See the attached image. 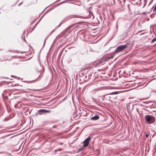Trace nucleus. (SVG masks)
<instances>
[{
	"instance_id": "f257e3e1",
	"label": "nucleus",
	"mask_w": 156,
	"mask_h": 156,
	"mask_svg": "<svg viewBox=\"0 0 156 156\" xmlns=\"http://www.w3.org/2000/svg\"><path fill=\"white\" fill-rule=\"evenodd\" d=\"M145 119L146 122L149 124L154 123L155 121L154 117L151 115H146L145 116Z\"/></svg>"
},
{
	"instance_id": "f03ea898",
	"label": "nucleus",
	"mask_w": 156,
	"mask_h": 156,
	"mask_svg": "<svg viewBox=\"0 0 156 156\" xmlns=\"http://www.w3.org/2000/svg\"><path fill=\"white\" fill-rule=\"evenodd\" d=\"M127 47V45L125 44L121 45L117 47L116 49L115 53H118L124 50Z\"/></svg>"
},
{
	"instance_id": "7ed1b4c3",
	"label": "nucleus",
	"mask_w": 156,
	"mask_h": 156,
	"mask_svg": "<svg viewBox=\"0 0 156 156\" xmlns=\"http://www.w3.org/2000/svg\"><path fill=\"white\" fill-rule=\"evenodd\" d=\"M113 56H114L112 54H107L105 55L102 58L105 62L110 59L112 58Z\"/></svg>"
},
{
	"instance_id": "20e7f679",
	"label": "nucleus",
	"mask_w": 156,
	"mask_h": 156,
	"mask_svg": "<svg viewBox=\"0 0 156 156\" xmlns=\"http://www.w3.org/2000/svg\"><path fill=\"white\" fill-rule=\"evenodd\" d=\"M91 138V137L89 136L83 142V147H86L88 145Z\"/></svg>"
},
{
	"instance_id": "39448f33",
	"label": "nucleus",
	"mask_w": 156,
	"mask_h": 156,
	"mask_svg": "<svg viewBox=\"0 0 156 156\" xmlns=\"http://www.w3.org/2000/svg\"><path fill=\"white\" fill-rule=\"evenodd\" d=\"M38 112L39 113L40 115H41V113H49L50 112V110H48L44 109H41L39 110L38 111Z\"/></svg>"
},
{
	"instance_id": "423d86ee",
	"label": "nucleus",
	"mask_w": 156,
	"mask_h": 156,
	"mask_svg": "<svg viewBox=\"0 0 156 156\" xmlns=\"http://www.w3.org/2000/svg\"><path fill=\"white\" fill-rule=\"evenodd\" d=\"M104 62V60L102 58L100 59L99 61H98L96 62V64H95V66H98L100 64H101Z\"/></svg>"
},
{
	"instance_id": "0eeeda50",
	"label": "nucleus",
	"mask_w": 156,
	"mask_h": 156,
	"mask_svg": "<svg viewBox=\"0 0 156 156\" xmlns=\"http://www.w3.org/2000/svg\"><path fill=\"white\" fill-rule=\"evenodd\" d=\"M117 93L116 92H112L110 94H106L105 96L106 97H108V99L110 101H111V99H110V98H111L110 96H108L110 94H116Z\"/></svg>"
},
{
	"instance_id": "6e6552de",
	"label": "nucleus",
	"mask_w": 156,
	"mask_h": 156,
	"mask_svg": "<svg viewBox=\"0 0 156 156\" xmlns=\"http://www.w3.org/2000/svg\"><path fill=\"white\" fill-rule=\"evenodd\" d=\"M99 119V116H95L91 118V119L93 120H96Z\"/></svg>"
},
{
	"instance_id": "1a4fd4ad",
	"label": "nucleus",
	"mask_w": 156,
	"mask_h": 156,
	"mask_svg": "<svg viewBox=\"0 0 156 156\" xmlns=\"http://www.w3.org/2000/svg\"><path fill=\"white\" fill-rule=\"evenodd\" d=\"M79 36H80V37H81V36H83V38H84L85 35L84 33H83V32H82L80 34Z\"/></svg>"
},
{
	"instance_id": "9d476101",
	"label": "nucleus",
	"mask_w": 156,
	"mask_h": 156,
	"mask_svg": "<svg viewBox=\"0 0 156 156\" xmlns=\"http://www.w3.org/2000/svg\"><path fill=\"white\" fill-rule=\"evenodd\" d=\"M2 59H1L0 61L3 62L5 61H6L7 60V58H5V57H4Z\"/></svg>"
},
{
	"instance_id": "9b49d317",
	"label": "nucleus",
	"mask_w": 156,
	"mask_h": 156,
	"mask_svg": "<svg viewBox=\"0 0 156 156\" xmlns=\"http://www.w3.org/2000/svg\"><path fill=\"white\" fill-rule=\"evenodd\" d=\"M156 41V38H154L151 41V42H154L155 41Z\"/></svg>"
},
{
	"instance_id": "f8f14e48",
	"label": "nucleus",
	"mask_w": 156,
	"mask_h": 156,
	"mask_svg": "<svg viewBox=\"0 0 156 156\" xmlns=\"http://www.w3.org/2000/svg\"><path fill=\"white\" fill-rule=\"evenodd\" d=\"M154 11H156V5L154 7Z\"/></svg>"
},
{
	"instance_id": "ddd939ff",
	"label": "nucleus",
	"mask_w": 156,
	"mask_h": 156,
	"mask_svg": "<svg viewBox=\"0 0 156 156\" xmlns=\"http://www.w3.org/2000/svg\"><path fill=\"white\" fill-rule=\"evenodd\" d=\"M146 136L147 138L148 137V135L147 134H146Z\"/></svg>"
},
{
	"instance_id": "4468645a",
	"label": "nucleus",
	"mask_w": 156,
	"mask_h": 156,
	"mask_svg": "<svg viewBox=\"0 0 156 156\" xmlns=\"http://www.w3.org/2000/svg\"><path fill=\"white\" fill-rule=\"evenodd\" d=\"M58 150H59V151H61L62 150V149H58Z\"/></svg>"
},
{
	"instance_id": "2eb2a0df",
	"label": "nucleus",
	"mask_w": 156,
	"mask_h": 156,
	"mask_svg": "<svg viewBox=\"0 0 156 156\" xmlns=\"http://www.w3.org/2000/svg\"><path fill=\"white\" fill-rule=\"evenodd\" d=\"M60 144H62H62L60 143Z\"/></svg>"
}]
</instances>
